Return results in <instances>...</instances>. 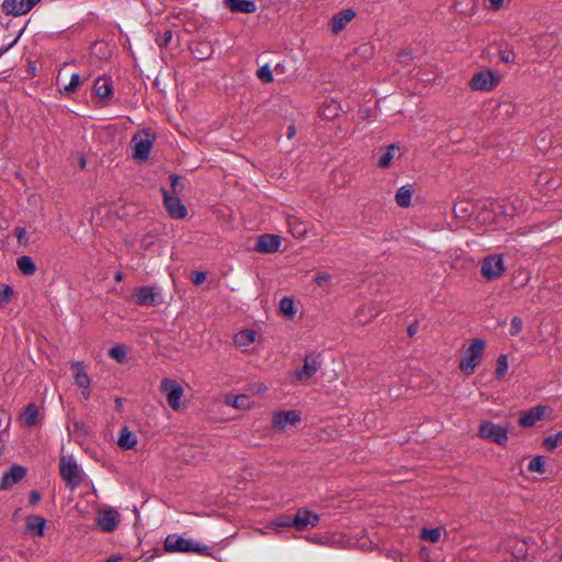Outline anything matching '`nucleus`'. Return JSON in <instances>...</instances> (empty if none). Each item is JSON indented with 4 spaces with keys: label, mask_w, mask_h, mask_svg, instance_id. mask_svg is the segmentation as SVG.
<instances>
[{
    "label": "nucleus",
    "mask_w": 562,
    "mask_h": 562,
    "mask_svg": "<svg viewBox=\"0 0 562 562\" xmlns=\"http://www.w3.org/2000/svg\"><path fill=\"white\" fill-rule=\"evenodd\" d=\"M165 552L198 553L214 558L209 546L201 544L192 539H187L178 535H168L164 541Z\"/></svg>",
    "instance_id": "nucleus-1"
},
{
    "label": "nucleus",
    "mask_w": 562,
    "mask_h": 562,
    "mask_svg": "<svg viewBox=\"0 0 562 562\" xmlns=\"http://www.w3.org/2000/svg\"><path fill=\"white\" fill-rule=\"evenodd\" d=\"M485 348V341L482 339H474L464 351L460 361V370L471 375L474 373L477 364L480 363Z\"/></svg>",
    "instance_id": "nucleus-2"
},
{
    "label": "nucleus",
    "mask_w": 562,
    "mask_h": 562,
    "mask_svg": "<svg viewBox=\"0 0 562 562\" xmlns=\"http://www.w3.org/2000/svg\"><path fill=\"white\" fill-rule=\"evenodd\" d=\"M155 135L149 130L136 132L131 140L133 145V158L137 161H146L151 151Z\"/></svg>",
    "instance_id": "nucleus-3"
},
{
    "label": "nucleus",
    "mask_w": 562,
    "mask_h": 562,
    "mask_svg": "<svg viewBox=\"0 0 562 562\" xmlns=\"http://www.w3.org/2000/svg\"><path fill=\"white\" fill-rule=\"evenodd\" d=\"M477 436L498 446H505L508 441L507 428L490 420H484L480 424Z\"/></svg>",
    "instance_id": "nucleus-4"
},
{
    "label": "nucleus",
    "mask_w": 562,
    "mask_h": 562,
    "mask_svg": "<svg viewBox=\"0 0 562 562\" xmlns=\"http://www.w3.org/2000/svg\"><path fill=\"white\" fill-rule=\"evenodd\" d=\"M59 473L67 487L70 490L77 488L82 482L81 470L71 457L60 458Z\"/></svg>",
    "instance_id": "nucleus-5"
},
{
    "label": "nucleus",
    "mask_w": 562,
    "mask_h": 562,
    "mask_svg": "<svg viewBox=\"0 0 562 562\" xmlns=\"http://www.w3.org/2000/svg\"><path fill=\"white\" fill-rule=\"evenodd\" d=\"M506 270L503 255H491L483 259L481 274L486 280L498 279Z\"/></svg>",
    "instance_id": "nucleus-6"
},
{
    "label": "nucleus",
    "mask_w": 562,
    "mask_h": 562,
    "mask_svg": "<svg viewBox=\"0 0 562 562\" xmlns=\"http://www.w3.org/2000/svg\"><path fill=\"white\" fill-rule=\"evenodd\" d=\"M160 391L166 394L168 405L175 411H179L181 408V398L184 395L183 387L172 379H162L160 383Z\"/></svg>",
    "instance_id": "nucleus-7"
},
{
    "label": "nucleus",
    "mask_w": 562,
    "mask_h": 562,
    "mask_svg": "<svg viewBox=\"0 0 562 562\" xmlns=\"http://www.w3.org/2000/svg\"><path fill=\"white\" fill-rule=\"evenodd\" d=\"M499 77L491 70H482L473 75L469 86L473 91H491L499 83Z\"/></svg>",
    "instance_id": "nucleus-8"
},
{
    "label": "nucleus",
    "mask_w": 562,
    "mask_h": 562,
    "mask_svg": "<svg viewBox=\"0 0 562 562\" xmlns=\"http://www.w3.org/2000/svg\"><path fill=\"white\" fill-rule=\"evenodd\" d=\"M323 360L321 355L311 352L305 356L304 364L300 370L293 372V379L295 381H305L311 379L321 369Z\"/></svg>",
    "instance_id": "nucleus-9"
},
{
    "label": "nucleus",
    "mask_w": 562,
    "mask_h": 562,
    "mask_svg": "<svg viewBox=\"0 0 562 562\" xmlns=\"http://www.w3.org/2000/svg\"><path fill=\"white\" fill-rule=\"evenodd\" d=\"M41 0H3L2 11L7 15L19 16L29 13Z\"/></svg>",
    "instance_id": "nucleus-10"
},
{
    "label": "nucleus",
    "mask_w": 562,
    "mask_h": 562,
    "mask_svg": "<svg viewBox=\"0 0 562 562\" xmlns=\"http://www.w3.org/2000/svg\"><path fill=\"white\" fill-rule=\"evenodd\" d=\"M164 204L173 218H184L188 214L187 207L181 202L180 198L176 193H170L162 189Z\"/></svg>",
    "instance_id": "nucleus-11"
},
{
    "label": "nucleus",
    "mask_w": 562,
    "mask_h": 562,
    "mask_svg": "<svg viewBox=\"0 0 562 562\" xmlns=\"http://www.w3.org/2000/svg\"><path fill=\"white\" fill-rule=\"evenodd\" d=\"M70 369L74 373L75 383L81 390L82 396L88 400L90 397V384L91 380L85 370L80 361H74L70 364Z\"/></svg>",
    "instance_id": "nucleus-12"
},
{
    "label": "nucleus",
    "mask_w": 562,
    "mask_h": 562,
    "mask_svg": "<svg viewBox=\"0 0 562 562\" xmlns=\"http://www.w3.org/2000/svg\"><path fill=\"white\" fill-rule=\"evenodd\" d=\"M319 522V516L306 508H300L292 518L293 528L304 531L308 527H315Z\"/></svg>",
    "instance_id": "nucleus-13"
},
{
    "label": "nucleus",
    "mask_w": 562,
    "mask_h": 562,
    "mask_svg": "<svg viewBox=\"0 0 562 562\" xmlns=\"http://www.w3.org/2000/svg\"><path fill=\"white\" fill-rule=\"evenodd\" d=\"M120 524V514L115 509H104L98 512L97 525L104 532L114 531Z\"/></svg>",
    "instance_id": "nucleus-14"
},
{
    "label": "nucleus",
    "mask_w": 562,
    "mask_h": 562,
    "mask_svg": "<svg viewBox=\"0 0 562 562\" xmlns=\"http://www.w3.org/2000/svg\"><path fill=\"white\" fill-rule=\"evenodd\" d=\"M157 297L158 292L154 286H140L132 294L134 303L138 306H156L158 304Z\"/></svg>",
    "instance_id": "nucleus-15"
},
{
    "label": "nucleus",
    "mask_w": 562,
    "mask_h": 562,
    "mask_svg": "<svg viewBox=\"0 0 562 562\" xmlns=\"http://www.w3.org/2000/svg\"><path fill=\"white\" fill-rule=\"evenodd\" d=\"M301 420V414L297 411L278 412L273 414L272 427L276 430H284L286 426H294Z\"/></svg>",
    "instance_id": "nucleus-16"
},
{
    "label": "nucleus",
    "mask_w": 562,
    "mask_h": 562,
    "mask_svg": "<svg viewBox=\"0 0 562 562\" xmlns=\"http://www.w3.org/2000/svg\"><path fill=\"white\" fill-rule=\"evenodd\" d=\"M281 246V239L273 234H263L257 238L255 250L260 254H274Z\"/></svg>",
    "instance_id": "nucleus-17"
},
{
    "label": "nucleus",
    "mask_w": 562,
    "mask_h": 562,
    "mask_svg": "<svg viewBox=\"0 0 562 562\" xmlns=\"http://www.w3.org/2000/svg\"><path fill=\"white\" fill-rule=\"evenodd\" d=\"M26 474L25 468L21 465H12L10 471L5 472L1 479L0 487L2 490H7L11 487L12 485L20 482Z\"/></svg>",
    "instance_id": "nucleus-18"
},
{
    "label": "nucleus",
    "mask_w": 562,
    "mask_h": 562,
    "mask_svg": "<svg viewBox=\"0 0 562 562\" xmlns=\"http://www.w3.org/2000/svg\"><path fill=\"white\" fill-rule=\"evenodd\" d=\"M46 519L41 516L30 515L25 518V530L34 537L45 535Z\"/></svg>",
    "instance_id": "nucleus-19"
},
{
    "label": "nucleus",
    "mask_w": 562,
    "mask_h": 562,
    "mask_svg": "<svg viewBox=\"0 0 562 562\" xmlns=\"http://www.w3.org/2000/svg\"><path fill=\"white\" fill-rule=\"evenodd\" d=\"M355 11L351 9H345L335 14L330 23L331 32L338 34L355 18Z\"/></svg>",
    "instance_id": "nucleus-20"
},
{
    "label": "nucleus",
    "mask_w": 562,
    "mask_h": 562,
    "mask_svg": "<svg viewBox=\"0 0 562 562\" xmlns=\"http://www.w3.org/2000/svg\"><path fill=\"white\" fill-rule=\"evenodd\" d=\"M544 411V406H537L535 408L526 411L521 413L518 424L525 428L532 427L537 422H539L543 417Z\"/></svg>",
    "instance_id": "nucleus-21"
},
{
    "label": "nucleus",
    "mask_w": 562,
    "mask_h": 562,
    "mask_svg": "<svg viewBox=\"0 0 562 562\" xmlns=\"http://www.w3.org/2000/svg\"><path fill=\"white\" fill-rule=\"evenodd\" d=\"M288 226L289 232L293 237L297 239L305 238L308 231V225L304 223L300 217L290 215L288 217Z\"/></svg>",
    "instance_id": "nucleus-22"
},
{
    "label": "nucleus",
    "mask_w": 562,
    "mask_h": 562,
    "mask_svg": "<svg viewBox=\"0 0 562 562\" xmlns=\"http://www.w3.org/2000/svg\"><path fill=\"white\" fill-rule=\"evenodd\" d=\"M93 91L100 99L110 98L113 93L112 80L110 77H99L93 85Z\"/></svg>",
    "instance_id": "nucleus-23"
},
{
    "label": "nucleus",
    "mask_w": 562,
    "mask_h": 562,
    "mask_svg": "<svg viewBox=\"0 0 562 562\" xmlns=\"http://www.w3.org/2000/svg\"><path fill=\"white\" fill-rule=\"evenodd\" d=\"M224 3L232 12L254 13L257 10L251 0H225Z\"/></svg>",
    "instance_id": "nucleus-24"
},
{
    "label": "nucleus",
    "mask_w": 562,
    "mask_h": 562,
    "mask_svg": "<svg viewBox=\"0 0 562 562\" xmlns=\"http://www.w3.org/2000/svg\"><path fill=\"white\" fill-rule=\"evenodd\" d=\"M398 150L400 147L396 144H391L390 146H387L379 158L378 167L381 169L389 168Z\"/></svg>",
    "instance_id": "nucleus-25"
},
{
    "label": "nucleus",
    "mask_w": 562,
    "mask_h": 562,
    "mask_svg": "<svg viewBox=\"0 0 562 562\" xmlns=\"http://www.w3.org/2000/svg\"><path fill=\"white\" fill-rule=\"evenodd\" d=\"M137 443V439L134 432L128 430L127 427H123L120 431L117 445L123 449H133Z\"/></svg>",
    "instance_id": "nucleus-26"
},
{
    "label": "nucleus",
    "mask_w": 562,
    "mask_h": 562,
    "mask_svg": "<svg viewBox=\"0 0 562 562\" xmlns=\"http://www.w3.org/2000/svg\"><path fill=\"white\" fill-rule=\"evenodd\" d=\"M38 417V411L35 404L30 403L24 408L22 415V423L25 427L31 428L36 425Z\"/></svg>",
    "instance_id": "nucleus-27"
},
{
    "label": "nucleus",
    "mask_w": 562,
    "mask_h": 562,
    "mask_svg": "<svg viewBox=\"0 0 562 562\" xmlns=\"http://www.w3.org/2000/svg\"><path fill=\"white\" fill-rule=\"evenodd\" d=\"M16 266L20 272L24 276H33L36 271V266L30 256L19 257Z\"/></svg>",
    "instance_id": "nucleus-28"
},
{
    "label": "nucleus",
    "mask_w": 562,
    "mask_h": 562,
    "mask_svg": "<svg viewBox=\"0 0 562 562\" xmlns=\"http://www.w3.org/2000/svg\"><path fill=\"white\" fill-rule=\"evenodd\" d=\"M256 339V333L252 329H246L237 333L234 337V342L237 347H248Z\"/></svg>",
    "instance_id": "nucleus-29"
},
{
    "label": "nucleus",
    "mask_w": 562,
    "mask_h": 562,
    "mask_svg": "<svg viewBox=\"0 0 562 562\" xmlns=\"http://www.w3.org/2000/svg\"><path fill=\"white\" fill-rule=\"evenodd\" d=\"M412 194L413 191L408 187L403 186L397 190L395 201L400 206L407 207L411 205Z\"/></svg>",
    "instance_id": "nucleus-30"
},
{
    "label": "nucleus",
    "mask_w": 562,
    "mask_h": 562,
    "mask_svg": "<svg viewBox=\"0 0 562 562\" xmlns=\"http://www.w3.org/2000/svg\"><path fill=\"white\" fill-rule=\"evenodd\" d=\"M279 308L289 318H292L296 313L294 301L289 296H284L280 300Z\"/></svg>",
    "instance_id": "nucleus-31"
},
{
    "label": "nucleus",
    "mask_w": 562,
    "mask_h": 562,
    "mask_svg": "<svg viewBox=\"0 0 562 562\" xmlns=\"http://www.w3.org/2000/svg\"><path fill=\"white\" fill-rule=\"evenodd\" d=\"M508 371V359L506 355H501L496 360L495 378L503 380Z\"/></svg>",
    "instance_id": "nucleus-32"
},
{
    "label": "nucleus",
    "mask_w": 562,
    "mask_h": 562,
    "mask_svg": "<svg viewBox=\"0 0 562 562\" xmlns=\"http://www.w3.org/2000/svg\"><path fill=\"white\" fill-rule=\"evenodd\" d=\"M226 403L239 409H246L250 407V398L245 394L236 395L232 401L227 400Z\"/></svg>",
    "instance_id": "nucleus-33"
},
{
    "label": "nucleus",
    "mask_w": 562,
    "mask_h": 562,
    "mask_svg": "<svg viewBox=\"0 0 562 562\" xmlns=\"http://www.w3.org/2000/svg\"><path fill=\"white\" fill-rule=\"evenodd\" d=\"M528 471L543 474L546 472V462L543 457L537 456L532 458L528 464Z\"/></svg>",
    "instance_id": "nucleus-34"
},
{
    "label": "nucleus",
    "mask_w": 562,
    "mask_h": 562,
    "mask_svg": "<svg viewBox=\"0 0 562 562\" xmlns=\"http://www.w3.org/2000/svg\"><path fill=\"white\" fill-rule=\"evenodd\" d=\"M561 443H562V431L551 435L543 440V447L548 450H554Z\"/></svg>",
    "instance_id": "nucleus-35"
},
{
    "label": "nucleus",
    "mask_w": 562,
    "mask_h": 562,
    "mask_svg": "<svg viewBox=\"0 0 562 562\" xmlns=\"http://www.w3.org/2000/svg\"><path fill=\"white\" fill-rule=\"evenodd\" d=\"M441 530L439 528L434 529H423L422 530V539L436 543L440 540Z\"/></svg>",
    "instance_id": "nucleus-36"
},
{
    "label": "nucleus",
    "mask_w": 562,
    "mask_h": 562,
    "mask_svg": "<svg viewBox=\"0 0 562 562\" xmlns=\"http://www.w3.org/2000/svg\"><path fill=\"white\" fill-rule=\"evenodd\" d=\"M272 70L269 67V65H263L257 70V77L261 80L263 83H270L273 81V75Z\"/></svg>",
    "instance_id": "nucleus-37"
},
{
    "label": "nucleus",
    "mask_w": 562,
    "mask_h": 562,
    "mask_svg": "<svg viewBox=\"0 0 562 562\" xmlns=\"http://www.w3.org/2000/svg\"><path fill=\"white\" fill-rule=\"evenodd\" d=\"M109 356L117 362H123L126 359V349L124 346H114L109 350Z\"/></svg>",
    "instance_id": "nucleus-38"
},
{
    "label": "nucleus",
    "mask_w": 562,
    "mask_h": 562,
    "mask_svg": "<svg viewBox=\"0 0 562 562\" xmlns=\"http://www.w3.org/2000/svg\"><path fill=\"white\" fill-rule=\"evenodd\" d=\"M13 296V289L10 285H2L0 288V306L9 304Z\"/></svg>",
    "instance_id": "nucleus-39"
},
{
    "label": "nucleus",
    "mask_w": 562,
    "mask_h": 562,
    "mask_svg": "<svg viewBox=\"0 0 562 562\" xmlns=\"http://www.w3.org/2000/svg\"><path fill=\"white\" fill-rule=\"evenodd\" d=\"M80 82H81L80 76L78 74H72L69 83L64 87V92L66 94H71V93L76 92Z\"/></svg>",
    "instance_id": "nucleus-40"
},
{
    "label": "nucleus",
    "mask_w": 562,
    "mask_h": 562,
    "mask_svg": "<svg viewBox=\"0 0 562 562\" xmlns=\"http://www.w3.org/2000/svg\"><path fill=\"white\" fill-rule=\"evenodd\" d=\"M522 327H524L522 318L519 316H514L510 322L509 334L512 336H517L522 330Z\"/></svg>",
    "instance_id": "nucleus-41"
},
{
    "label": "nucleus",
    "mask_w": 562,
    "mask_h": 562,
    "mask_svg": "<svg viewBox=\"0 0 562 562\" xmlns=\"http://www.w3.org/2000/svg\"><path fill=\"white\" fill-rule=\"evenodd\" d=\"M292 518L291 515L280 516L274 518L271 525L274 527H293Z\"/></svg>",
    "instance_id": "nucleus-42"
},
{
    "label": "nucleus",
    "mask_w": 562,
    "mask_h": 562,
    "mask_svg": "<svg viewBox=\"0 0 562 562\" xmlns=\"http://www.w3.org/2000/svg\"><path fill=\"white\" fill-rule=\"evenodd\" d=\"M338 105L333 103L326 106H323L321 110V115L326 119H331L338 115Z\"/></svg>",
    "instance_id": "nucleus-43"
},
{
    "label": "nucleus",
    "mask_w": 562,
    "mask_h": 562,
    "mask_svg": "<svg viewBox=\"0 0 562 562\" xmlns=\"http://www.w3.org/2000/svg\"><path fill=\"white\" fill-rule=\"evenodd\" d=\"M397 61L403 66H408L413 61V55L409 50L403 49L397 55Z\"/></svg>",
    "instance_id": "nucleus-44"
},
{
    "label": "nucleus",
    "mask_w": 562,
    "mask_h": 562,
    "mask_svg": "<svg viewBox=\"0 0 562 562\" xmlns=\"http://www.w3.org/2000/svg\"><path fill=\"white\" fill-rule=\"evenodd\" d=\"M170 184L172 187L173 193H178L182 190L183 184L181 183V178L178 175H170L169 177Z\"/></svg>",
    "instance_id": "nucleus-45"
},
{
    "label": "nucleus",
    "mask_w": 562,
    "mask_h": 562,
    "mask_svg": "<svg viewBox=\"0 0 562 562\" xmlns=\"http://www.w3.org/2000/svg\"><path fill=\"white\" fill-rule=\"evenodd\" d=\"M15 235H16L18 241L20 244H24V245L27 244L29 237H27L26 229L24 227H18L15 229Z\"/></svg>",
    "instance_id": "nucleus-46"
},
{
    "label": "nucleus",
    "mask_w": 562,
    "mask_h": 562,
    "mask_svg": "<svg viewBox=\"0 0 562 562\" xmlns=\"http://www.w3.org/2000/svg\"><path fill=\"white\" fill-rule=\"evenodd\" d=\"M172 38V32L167 30L164 32L161 40L158 42L159 46H167Z\"/></svg>",
    "instance_id": "nucleus-47"
},
{
    "label": "nucleus",
    "mask_w": 562,
    "mask_h": 562,
    "mask_svg": "<svg viewBox=\"0 0 562 562\" xmlns=\"http://www.w3.org/2000/svg\"><path fill=\"white\" fill-rule=\"evenodd\" d=\"M487 1L490 3V9L493 11H498L504 4V0H487Z\"/></svg>",
    "instance_id": "nucleus-48"
},
{
    "label": "nucleus",
    "mask_w": 562,
    "mask_h": 562,
    "mask_svg": "<svg viewBox=\"0 0 562 562\" xmlns=\"http://www.w3.org/2000/svg\"><path fill=\"white\" fill-rule=\"evenodd\" d=\"M41 494L37 491H31L30 493V504L35 505L40 502Z\"/></svg>",
    "instance_id": "nucleus-49"
},
{
    "label": "nucleus",
    "mask_w": 562,
    "mask_h": 562,
    "mask_svg": "<svg viewBox=\"0 0 562 562\" xmlns=\"http://www.w3.org/2000/svg\"><path fill=\"white\" fill-rule=\"evenodd\" d=\"M206 279V276L204 272H195V276L193 278V283L194 284H201L202 282H204Z\"/></svg>",
    "instance_id": "nucleus-50"
},
{
    "label": "nucleus",
    "mask_w": 562,
    "mask_h": 562,
    "mask_svg": "<svg viewBox=\"0 0 562 562\" xmlns=\"http://www.w3.org/2000/svg\"><path fill=\"white\" fill-rule=\"evenodd\" d=\"M328 281H329V276L328 274H318L315 278V282L318 285H323V284L327 283Z\"/></svg>",
    "instance_id": "nucleus-51"
},
{
    "label": "nucleus",
    "mask_w": 562,
    "mask_h": 562,
    "mask_svg": "<svg viewBox=\"0 0 562 562\" xmlns=\"http://www.w3.org/2000/svg\"><path fill=\"white\" fill-rule=\"evenodd\" d=\"M417 331H418V323L417 322L411 324L407 328V334L409 337H413L414 335H416Z\"/></svg>",
    "instance_id": "nucleus-52"
},
{
    "label": "nucleus",
    "mask_w": 562,
    "mask_h": 562,
    "mask_svg": "<svg viewBox=\"0 0 562 562\" xmlns=\"http://www.w3.org/2000/svg\"><path fill=\"white\" fill-rule=\"evenodd\" d=\"M273 71H274L277 75H282V74H284V72H285V66H284L283 64H280V63H279V64H277V65L274 66Z\"/></svg>",
    "instance_id": "nucleus-53"
},
{
    "label": "nucleus",
    "mask_w": 562,
    "mask_h": 562,
    "mask_svg": "<svg viewBox=\"0 0 562 562\" xmlns=\"http://www.w3.org/2000/svg\"><path fill=\"white\" fill-rule=\"evenodd\" d=\"M296 134V128L294 125H290L288 127V138H293Z\"/></svg>",
    "instance_id": "nucleus-54"
},
{
    "label": "nucleus",
    "mask_w": 562,
    "mask_h": 562,
    "mask_svg": "<svg viewBox=\"0 0 562 562\" xmlns=\"http://www.w3.org/2000/svg\"><path fill=\"white\" fill-rule=\"evenodd\" d=\"M106 562H123V558L121 555L110 557Z\"/></svg>",
    "instance_id": "nucleus-55"
},
{
    "label": "nucleus",
    "mask_w": 562,
    "mask_h": 562,
    "mask_svg": "<svg viewBox=\"0 0 562 562\" xmlns=\"http://www.w3.org/2000/svg\"><path fill=\"white\" fill-rule=\"evenodd\" d=\"M116 281H121L123 279V274L121 272H117L114 277Z\"/></svg>",
    "instance_id": "nucleus-56"
},
{
    "label": "nucleus",
    "mask_w": 562,
    "mask_h": 562,
    "mask_svg": "<svg viewBox=\"0 0 562 562\" xmlns=\"http://www.w3.org/2000/svg\"><path fill=\"white\" fill-rule=\"evenodd\" d=\"M502 58L506 63H509V60H510L509 55H503Z\"/></svg>",
    "instance_id": "nucleus-57"
},
{
    "label": "nucleus",
    "mask_w": 562,
    "mask_h": 562,
    "mask_svg": "<svg viewBox=\"0 0 562 562\" xmlns=\"http://www.w3.org/2000/svg\"><path fill=\"white\" fill-rule=\"evenodd\" d=\"M153 558H154L153 555L148 557V558L145 560V562H149Z\"/></svg>",
    "instance_id": "nucleus-58"
},
{
    "label": "nucleus",
    "mask_w": 562,
    "mask_h": 562,
    "mask_svg": "<svg viewBox=\"0 0 562 562\" xmlns=\"http://www.w3.org/2000/svg\"><path fill=\"white\" fill-rule=\"evenodd\" d=\"M115 403H116V405H121V400L116 398Z\"/></svg>",
    "instance_id": "nucleus-59"
}]
</instances>
